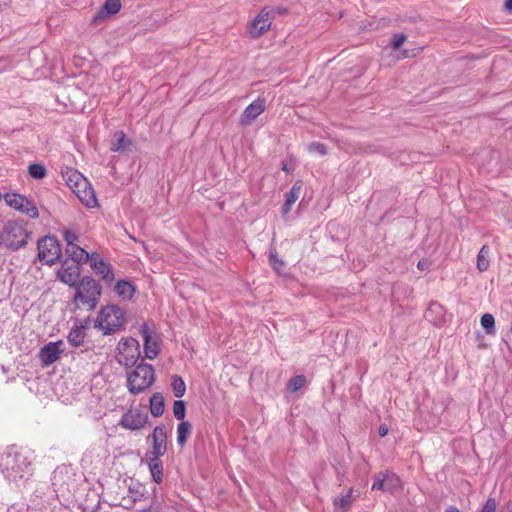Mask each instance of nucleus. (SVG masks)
<instances>
[{
  "instance_id": "obj_12",
  "label": "nucleus",
  "mask_w": 512,
  "mask_h": 512,
  "mask_svg": "<svg viewBox=\"0 0 512 512\" xmlns=\"http://www.w3.org/2000/svg\"><path fill=\"white\" fill-rule=\"evenodd\" d=\"M152 443V450L146 456H163L167 451V431L165 425L156 426L148 438Z\"/></svg>"
},
{
  "instance_id": "obj_17",
  "label": "nucleus",
  "mask_w": 512,
  "mask_h": 512,
  "mask_svg": "<svg viewBox=\"0 0 512 512\" xmlns=\"http://www.w3.org/2000/svg\"><path fill=\"white\" fill-rule=\"evenodd\" d=\"M265 110L264 99L257 98L249 104L240 116V124L243 126L250 125Z\"/></svg>"
},
{
  "instance_id": "obj_40",
  "label": "nucleus",
  "mask_w": 512,
  "mask_h": 512,
  "mask_svg": "<svg viewBox=\"0 0 512 512\" xmlns=\"http://www.w3.org/2000/svg\"><path fill=\"white\" fill-rule=\"evenodd\" d=\"M431 266V261L428 260V259H421L418 264H417V267L419 270H428Z\"/></svg>"
},
{
  "instance_id": "obj_27",
  "label": "nucleus",
  "mask_w": 512,
  "mask_h": 512,
  "mask_svg": "<svg viewBox=\"0 0 512 512\" xmlns=\"http://www.w3.org/2000/svg\"><path fill=\"white\" fill-rule=\"evenodd\" d=\"M192 425L188 421H181L177 426V444L183 447L189 438Z\"/></svg>"
},
{
  "instance_id": "obj_35",
  "label": "nucleus",
  "mask_w": 512,
  "mask_h": 512,
  "mask_svg": "<svg viewBox=\"0 0 512 512\" xmlns=\"http://www.w3.org/2000/svg\"><path fill=\"white\" fill-rule=\"evenodd\" d=\"M307 150L310 153H317L321 156H324L327 154V147L320 142H312L308 145Z\"/></svg>"
},
{
  "instance_id": "obj_22",
  "label": "nucleus",
  "mask_w": 512,
  "mask_h": 512,
  "mask_svg": "<svg viewBox=\"0 0 512 512\" xmlns=\"http://www.w3.org/2000/svg\"><path fill=\"white\" fill-rule=\"evenodd\" d=\"M161 456H146L152 479L156 483H161L163 480V465L160 460Z\"/></svg>"
},
{
  "instance_id": "obj_1",
  "label": "nucleus",
  "mask_w": 512,
  "mask_h": 512,
  "mask_svg": "<svg viewBox=\"0 0 512 512\" xmlns=\"http://www.w3.org/2000/svg\"><path fill=\"white\" fill-rule=\"evenodd\" d=\"M2 467L5 478L16 484L25 482L32 475V460L24 451L7 453Z\"/></svg>"
},
{
  "instance_id": "obj_23",
  "label": "nucleus",
  "mask_w": 512,
  "mask_h": 512,
  "mask_svg": "<svg viewBox=\"0 0 512 512\" xmlns=\"http://www.w3.org/2000/svg\"><path fill=\"white\" fill-rule=\"evenodd\" d=\"M66 253L70 258V262L77 263L79 265L86 263L91 256V254H89L85 249L80 247L78 244L66 247Z\"/></svg>"
},
{
  "instance_id": "obj_19",
  "label": "nucleus",
  "mask_w": 512,
  "mask_h": 512,
  "mask_svg": "<svg viewBox=\"0 0 512 512\" xmlns=\"http://www.w3.org/2000/svg\"><path fill=\"white\" fill-rule=\"evenodd\" d=\"M133 142L123 131H116L113 134L110 150L118 153H128L132 150Z\"/></svg>"
},
{
  "instance_id": "obj_16",
  "label": "nucleus",
  "mask_w": 512,
  "mask_h": 512,
  "mask_svg": "<svg viewBox=\"0 0 512 512\" xmlns=\"http://www.w3.org/2000/svg\"><path fill=\"white\" fill-rule=\"evenodd\" d=\"M148 422L147 414L141 413L138 410H129L120 420V425L129 430H139L143 428Z\"/></svg>"
},
{
  "instance_id": "obj_9",
  "label": "nucleus",
  "mask_w": 512,
  "mask_h": 512,
  "mask_svg": "<svg viewBox=\"0 0 512 512\" xmlns=\"http://www.w3.org/2000/svg\"><path fill=\"white\" fill-rule=\"evenodd\" d=\"M4 200L9 207L21 212L22 214H25L32 219H36L39 216L38 208L34 202L29 200L24 195L14 192L6 193L4 194Z\"/></svg>"
},
{
  "instance_id": "obj_20",
  "label": "nucleus",
  "mask_w": 512,
  "mask_h": 512,
  "mask_svg": "<svg viewBox=\"0 0 512 512\" xmlns=\"http://www.w3.org/2000/svg\"><path fill=\"white\" fill-rule=\"evenodd\" d=\"M353 491V488H350L345 494H340L333 499L334 512H348L355 500Z\"/></svg>"
},
{
  "instance_id": "obj_43",
  "label": "nucleus",
  "mask_w": 512,
  "mask_h": 512,
  "mask_svg": "<svg viewBox=\"0 0 512 512\" xmlns=\"http://www.w3.org/2000/svg\"><path fill=\"white\" fill-rule=\"evenodd\" d=\"M445 512H461L457 507L455 506H449Z\"/></svg>"
},
{
  "instance_id": "obj_3",
  "label": "nucleus",
  "mask_w": 512,
  "mask_h": 512,
  "mask_svg": "<svg viewBox=\"0 0 512 512\" xmlns=\"http://www.w3.org/2000/svg\"><path fill=\"white\" fill-rule=\"evenodd\" d=\"M154 381L155 372L153 366L141 363L128 375L127 387L131 394L137 395L148 389Z\"/></svg>"
},
{
  "instance_id": "obj_33",
  "label": "nucleus",
  "mask_w": 512,
  "mask_h": 512,
  "mask_svg": "<svg viewBox=\"0 0 512 512\" xmlns=\"http://www.w3.org/2000/svg\"><path fill=\"white\" fill-rule=\"evenodd\" d=\"M306 384V378L304 375H297L295 377H292L289 382L287 383V389L294 393L304 387Z\"/></svg>"
},
{
  "instance_id": "obj_36",
  "label": "nucleus",
  "mask_w": 512,
  "mask_h": 512,
  "mask_svg": "<svg viewBox=\"0 0 512 512\" xmlns=\"http://www.w3.org/2000/svg\"><path fill=\"white\" fill-rule=\"evenodd\" d=\"M63 237L66 241V247L76 245L79 240V236L71 230H65L63 232Z\"/></svg>"
},
{
  "instance_id": "obj_2",
  "label": "nucleus",
  "mask_w": 512,
  "mask_h": 512,
  "mask_svg": "<svg viewBox=\"0 0 512 512\" xmlns=\"http://www.w3.org/2000/svg\"><path fill=\"white\" fill-rule=\"evenodd\" d=\"M29 233L22 221L8 220L0 230V241L6 248L18 250L27 244Z\"/></svg>"
},
{
  "instance_id": "obj_8",
  "label": "nucleus",
  "mask_w": 512,
  "mask_h": 512,
  "mask_svg": "<svg viewBox=\"0 0 512 512\" xmlns=\"http://www.w3.org/2000/svg\"><path fill=\"white\" fill-rule=\"evenodd\" d=\"M72 177H75L74 184L71 185L73 192L79 198V200L87 207H94L97 204L95 192L91 184L79 173H73L69 178L72 182Z\"/></svg>"
},
{
  "instance_id": "obj_21",
  "label": "nucleus",
  "mask_w": 512,
  "mask_h": 512,
  "mask_svg": "<svg viewBox=\"0 0 512 512\" xmlns=\"http://www.w3.org/2000/svg\"><path fill=\"white\" fill-rule=\"evenodd\" d=\"M120 0H106L102 8L94 15L93 23L103 20L107 15H113L120 11Z\"/></svg>"
},
{
  "instance_id": "obj_5",
  "label": "nucleus",
  "mask_w": 512,
  "mask_h": 512,
  "mask_svg": "<svg viewBox=\"0 0 512 512\" xmlns=\"http://www.w3.org/2000/svg\"><path fill=\"white\" fill-rule=\"evenodd\" d=\"M75 287L74 300L87 304L90 309H94L101 295L100 285L93 278L86 276Z\"/></svg>"
},
{
  "instance_id": "obj_25",
  "label": "nucleus",
  "mask_w": 512,
  "mask_h": 512,
  "mask_svg": "<svg viewBox=\"0 0 512 512\" xmlns=\"http://www.w3.org/2000/svg\"><path fill=\"white\" fill-rule=\"evenodd\" d=\"M115 292L123 299H131L135 293V288L130 282L119 280L115 285Z\"/></svg>"
},
{
  "instance_id": "obj_6",
  "label": "nucleus",
  "mask_w": 512,
  "mask_h": 512,
  "mask_svg": "<svg viewBox=\"0 0 512 512\" xmlns=\"http://www.w3.org/2000/svg\"><path fill=\"white\" fill-rule=\"evenodd\" d=\"M116 360L120 365L132 367L140 356L139 343L134 338L122 339L117 346Z\"/></svg>"
},
{
  "instance_id": "obj_34",
  "label": "nucleus",
  "mask_w": 512,
  "mask_h": 512,
  "mask_svg": "<svg viewBox=\"0 0 512 512\" xmlns=\"http://www.w3.org/2000/svg\"><path fill=\"white\" fill-rule=\"evenodd\" d=\"M186 413V405L182 400H176L173 404V414L178 420L184 421Z\"/></svg>"
},
{
  "instance_id": "obj_41",
  "label": "nucleus",
  "mask_w": 512,
  "mask_h": 512,
  "mask_svg": "<svg viewBox=\"0 0 512 512\" xmlns=\"http://www.w3.org/2000/svg\"><path fill=\"white\" fill-rule=\"evenodd\" d=\"M388 434V427L387 425L383 424L379 427V435L381 437H384Z\"/></svg>"
},
{
  "instance_id": "obj_29",
  "label": "nucleus",
  "mask_w": 512,
  "mask_h": 512,
  "mask_svg": "<svg viewBox=\"0 0 512 512\" xmlns=\"http://www.w3.org/2000/svg\"><path fill=\"white\" fill-rule=\"evenodd\" d=\"M28 174L36 180L44 179L47 176V169L43 164L32 163L28 166Z\"/></svg>"
},
{
  "instance_id": "obj_24",
  "label": "nucleus",
  "mask_w": 512,
  "mask_h": 512,
  "mask_svg": "<svg viewBox=\"0 0 512 512\" xmlns=\"http://www.w3.org/2000/svg\"><path fill=\"white\" fill-rule=\"evenodd\" d=\"M301 190H302V182L301 181H296L293 184V186L290 189V191L286 194V200H285V202L283 204V207H282L283 215H287L290 212L291 207L293 206V204L299 198Z\"/></svg>"
},
{
  "instance_id": "obj_47",
  "label": "nucleus",
  "mask_w": 512,
  "mask_h": 512,
  "mask_svg": "<svg viewBox=\"0 0 512 512\" xmlns=\"http://www.w3.org/2000/svg\"><path fill=\"white\" fill-rule=\"evenodd\" d=\"M4 199V195L0 192V202Z\"/></svg>"
},
{
  "instance_id": "obj_7",
  "label": "nucleus",
  "mask_w": 512,
  "mask_h": 512,
  "mask_svg": "<svg viewBox=\"0 0 512 512\" xmlns=\"http://www.w3.org/2000/svg\"><path fill=\"white\" fill-rule=\"evenodd\" d=\"M38 258L47 265H53L62 254L61 246L54 236H45L37 243Z\"/></svg>"
},
{
  "instance_id": "obj_45",
  "label": "nucleus",
  "mask_w": 512,
  "mask_h": 512,
  "mask_svg": "<svg viewBox=\"0 0 512 512\" xmlns=\"http://www.w3.org/2000/svg\"><path fill=\"white\" fill-rule=\"evenodd\" d=\"M409 56H410V55H409L408 51H404V52H403V57H409Z\"/></svg>"
},
{
  "instance_id": "obj_13",
  "label": "nucleus",
  "mask_w": 512,
  "mask_h": 512,
  "mask_svg": "<svg viewBox=\"0 0 512 512\" xmlns=\"http://www.w3.org/2000/svg\"><path fill=\"white\" fill-rule=\"evenodd\" d=\"M63 341L49 342L43 346L38 354L42 366L47 367L56 362L63 353Z\"/></svg>"
},
{
  "instance_id": "obj_11",
  "label": "nucleus",
  "mask_w": 512,
  "mask_h": 512,
  "mask_svg": "<svg viewBox=\"0 0 512 512\" xmlns=\"http://www.w3.org/2000/svg\"><path fill=\"white\" fill-rule=\"evenodd\" d=\"M141 334L144 340V353L146 358L155 359L159 354V336L156 334L153 325L144 323L141 326Z\"/></svg>"
},
{
  "instance_id": "obj_18",
  "label": "nucleus",
  "mask_w": 512,
  "mask_h": 512,
  "mask_svg": "<svg viewBox=\"0 0 512 512\" xmlns=\"http://www.w3.org/2000/svg\"><path fill=\"white\" fill-rule=\"evenodd\" d=\"M91 268L96 274L101 275L102 279L110 283L114 280V274L111 265L104 262V260L97 254L91 253L90 259Z\"/></svg>"
},
{
  "instance_id": "obj_4",
  "label": "nucleus",
  "mask_w": 512,
  "mask_h": 512,
  "mask_svg": "<svg viewBox=\"0 0 512 512\" xmlns=\"http://www.w3.org/2000/svg\"><path fill=\"white\" fill-rule=\"evenodd\" d=\"M99 327L104 334H111L117 331L124 323V313L116 305H109L101 309L97 320Z\"/></svg>"
},
{
  "instance_id": "obj_28",
  "label": "nucleus",
  "mask_w": 512,
  "mask_h": 512,
  "mask_svg": "<svg viewBox=\"0 0 512 512\" xmlns=\"http://www.w3.org/2000/svg\"><path fill=\"white\" fill-rule=\"evenodd\" d=\"M490 249L487 245H483L477 255V269L479 272L488 270L490 266L489 261Z\"/></svg>"
},
{
  "instance_id": "obj_15",
  "label": "nucleus",
  "mask_w": 512,
  "mask_h": 512,
  "mask_svg": "<svg viewBox=\"0 0 512 512\" xmlns=\"http://www.w3.org/2000/svg\"><path fill=\"white\" fill-rule=\"evenodd\" d=\"M79 276L80 265L70 262V260H65L57 271L58 279L70 287L76 286Z\"/></svg>"
},
{
  "instance_id": "obj_32",
  "label": "nucleus",
  "mask_w": 512,
  "mask_h": 512,
  "mask_svg": "<svg viewBox=\"0 0 512 512\" xmlns=\"http://www.w3.org/2000/svg\"><path fill=\"white\" fill-rule=\"evenodd\" d=\"M171 386H172V390L174 392V395L177 398H181L185 394L186 385H185V382L183 381V379L180 376L174 375L172 377Z\"/></svg>"
},
{
  "instance_id": "obj_10",
  "label": "nucleus",
  "mask_w": 512,
  "mask_h": 512,
  "mask_svg": "<svg viewBox=\"0 0 512 512\" xmlns=\"http://www.w3.org/2000/svg\"><path fill=\"white\" fill-rule=\"evenodd\" d=\"M400 487L401 480L395 473L390 471H381L374 476V482L371 489L393 493L400 489Z\"/></svg>"
},
{
  "instance_id": "obj_46",
  "label": "nucleus",
  "mask_w": 512,
  "mask_h": 512,
  "mask_svg": "<svg viewBox=\"0 0 512 512\" xmlns=\"http://www.w3.org/2000/svg\"><path fill=\"white\" fill-rule=\"evenodd\" d=\"M284 171H288V166L286 165H283V168H282Z\"/></svg>"
},
{
  "instance_id": "obj_30",
  "label": "nucleus",
  "mask_w": 512,
  "mask_h": 512,
  "mask_svg": "<svg viewBox=\"0 0 512 512\" xmlns=\"http://www.w3.org/2000/svg\"><path fill=\"white\" fill-rule=\"evenodd\" d=\"M67 338L71 345L78 347L84 342L85 331L82 328L76 327L69 332Z\"/></svg>"
},
{
  "instance_id": "obj_14",
  "label": "nucleus",
  "mask_w": 512,
  "mask_h": 512,
  "mask_svg": "<svg viewBox=\"0 0 512 512\" xmlns=\"http://www.w3.org/2000/svg\"><path fill=\"white\" fill-rule=\"evenodd\" d=\"M273 21L272 12L263 9L252 21L249 26V34L253 38H258L269 30Z\"/></svg>"
},
{
  "instance_id": "obj_42",
  "label": "nucleus",
  "mask_w": 512,
  "mask_h": 512,
  "mask_svg": "<svg viewBox=\"0 0 512 512\" xmlns=\"http://www.w3.org/2000/svg\"><path fill=\"white\" fill-rule=\"evenodd\" d=\"M504 7L508 12H512V0H506Z\"/></svg>"
},
{
  "instance_id": "obj_39",
  "label": "nucleus",
  "mask_w": 512,
  "mask_h": 512,
  "mask_svg": "<svg viewBox=\"0 0 512 512\" xmlns=\"http://www.w3.org/2000/svg\"><path fill=\"white\" fill-rule=\"evenodd\" d=\"M269 260H270L271 266L276 271L279 272V268H280V266L283 265V261L278 258L277 254L274 251H270Z\"/></svg>"
},
{
  "instance_id": "obj_31",
  "label": "nucleus",
  "mask_w": 512,
  "mask_h": 512,
  "mask_svg": "<svg viewBox=\"0 0 512 512\" xmlns=\"http://www.w3.org/2000/svg\"><path fill=\"white\" fill-rule=\"evenodd\" d=\"M480 323L487 335L495 334V319L492 314L486 313L482 315Z\"/></svg>"
},
{
  "instance_id": "obj_44",
  "label": "nucleus",
  "mask_w": 512,
  "mask_h": 512,
  "mask_svg": "<svg viewBox=\"0 0 512 512\" xmlns=\"http://www.w3.org/2000/svg\"><path fill=\"white\" fill-rule=\"evenodd\" d=\"M433 308L440 309L441 307H440V305H438V304H436V303H433V304H431V305H430V307H429V310H428V311H429V312H430V311H432V310H433Z\"/></svg>"
},
{
  "instance_id": "obj_38",
  "label": "nucleus",
  "mask_w": 512,
  "mask_h": 512,
  "mask_svg": "<svg viewBox=\"0 0 512 512\" xmlns=\"http://www.w3.org/2000/svg\"><path fill=\"white\" fill-rule=\"evenodd\" d=\"M497 503L494 498H488L480 512H496Z\"/></svg>"
},
{
  "instance_id": "obj_37",
  "label": "nucleus",
  "mask_w": 512,
  "mask_h": 512,
  "mask_svg": "<svg viewBox=\"0 0 512 512\" xmlns=\"http://www.w3.org/2000/svg\"><path fill=\"white\" fill-rule=\"evenodd\" d=\"M406 41V35L405 34H395L391 38L390 46L391 48L396 51L398 50Z\"/></svg>"
},
{
  "instance_id": "obj_26",
  "label": "nucleus",
  "mask_w": 512,
  "mask_h": 512,
  "mask_svg": "<svg viewBox=\"0 0 512 512\" xmlns=\"http://www.w3.org/2000/svg\"><path fill=\"white\" fill-rule=\"evenodd\" d=\"M164 398L160 393H154L150 398V412L154 417H160L164 413Z\"/></svg>"
}]
</instances>
